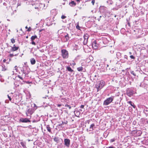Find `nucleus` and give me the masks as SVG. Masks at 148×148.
<instances>
[{
    "label": "nucleus",
    "mask_w": 148,
    "mask_h": 148,
    "mask_svg": "<svg viewBox=\"0 0 148 148\" xmlns=\"http://www.w3.org/2000/svg\"><path fill=\"white\" fill-rule=\"evenodd\" d=\"M69 39V34H67L65 36V38L64 39V41L65 42H67Z\"/></svg>",
    "instance_id": "obj_11"
},
{
    "label": "nucleus",
    "mask_w": 148,
    "mask_h": 148,
    "mask_svg": "<svg viewBox=\"0 0 148 148\" xmlns=\"http://www.w3.org/2000/svg\"><path fill=\"white\" fill-rule=\"evenodd\" d=\"M2 67H3V69H2V71H5L6 70H7L6 69V68H4L3 67V66H2Z\"/></svg>",
    "instance_id": "obj_33"
},
{
    "label": "nucleus",
    "mask_w": 148,
    "mask_h": 148,
    "mask_svg": "<svg viewBox=\"0 0 148 148\" xmlns=\"http://www.w3.org/2000/svg\"><path fill=\"white\" fill-rule=\"evenodd\" d=\"M46 127L47 129L48 132H51V128L49 127V125H47Z\"/></svg>",
    "instance_id": "obj_17"
},
{
    "label": "nucleus",
    "mask_w": 148,
    "mask_h": 148,
    "mask_svg": "<svg viewBox=\"0 0 148 148\" xmlns=\"http://www.w3.org/2000/svg\"><path fill=\"white\" fill-rule=\"evenodd\" d=\"M92 47L95 49H97L98 47V45L97 43L96 40H94L92 44Z\"/></svg>",
    "instance_id": "obj_6"
},
{
    "label": "nucleus",
    "mask_w": 148,
    "mask_h": 148,
    "mask_svg": "<svg viewBox=\"0 0 148 148\" xmlns=\"http://www.w3.org/2000/svg\"><path fill=\"white\" fill-rule=\"evenodd\" d=\"M11 42L13 44L15 42L14 39V38H12V39H11Z\"/></svg>",
    "instance_id": "obj_23"
},
{
    "label": "nucleus",
    "mask_w": 148,
    "mask_h": 148,
    "mask_svg": "<svg viewBox=\"0 0 148 148\" xmlns=\"http://www.w3.org/2000/svg\"><path fill=\"white\" fill-rule=\"evenodd\" d=\"M10 57H12L14 56V55L13 54H10Z\"/></svg>",
    "instance_id": "obj_36"
},
{
    "label": "nucleus",
    "mask_w": 148,
    "mask_h": 148,
    "mask_svg": "<svg viewBox=\"0 0 148 148\" xmlns=\"http://www.w3.org/2000/svg\"><path fill=\"white\" fill-rule=\"evenodd\" d=\"M111 140V142H113L114 141V140L113 139H112L111 140Z\"/></svg>",
    "instance_id": "obj_39"
},
{
    "label": "nucleus",
    "mask_w": 148,
    "mask_h": 148,
    "mask_svg": "<svg viewBox=\"0 0 148 148\" xmlns=\"http://www.w3.org/2000/svg\"><path fill=\"white\" fill-rule=\"evenodd\" d=\"M67 100L64 98H62L61 99V101L62 102L65 103L67 102Z\"/></svg>",
    "instance_id": "obj_15"
},
{
    "label": "nucleus",
    "mask_w": 148,
    "mask_h": 148,
    "mask_svg": "<svg viewBox=\"0 0 148 148\" xmlns=\"http://www.w3.org/2000/svg\"><path fill=\"white\" fill-rule=\"evenodd\" d=\"M95 126V125L94 124H92L90 126V129L92 130H93V127L94 126Z\"/></svg>",
    "instance_id": "obj_22"
},
{
    "label": "nucleus",
    "mask_w": 148,
    "mask_h": 148,
    "mask_svg": "<svg viewBox=\"0 0 148 148\" xmlns=\"http://www.w3.org/2000/svg\"><path fill=\"white\" fill-rule=\"evenodd\" d=\"M129 103L130 104L131 106H132L134 108H135V106L134 105V104L133 103H132V101H130L129 102Z\"/></svg>",
    "instance_id": "obj_19"
},
{
    "label": "nucleus",
    "mask_w": 148,
    "mask_h": 148,
    "mask_svg": "<svg viewBox=\"0 0 148 148\" xmlns=\"http://www.w3.org/2000/svg\"><path fill=\"white\" fill-rule=\"evenodd\" d=\"M95 0H92V1L91 3L93 5H94V4H95Z\"/></svg>",
    "instance_id": "obj_29"
},
{
    "label": "nucleus",
    "mask_w": 148,
    "mask_h": 148,
    "mask_svg": "<svg viewBox=\"0 0 148 148\" xmlns=\"http://www.w3.org/2000/svg\"><path fill=\"white\" fill-rule=\"evenodd\" d=\"M37 38V36L36 35L34 36H32L31 38V40L33 41L35 38Z\"/></svg>",
    "instance_id": "obj_20"
},
{
    "label": "nucleus",
    "mask_w": 148,
    "mask_h": 148,
    "mask_svg": "<svg viewBox=\"0 0 148 148\" xmlns=\"http://www.w3.org/2000/svg\"><path fill=\"white\" fill-rule=\"evenodd\" d=\"M26 38H28V36L26 37Z\"/></svg>",
    "instance_id": "obj_53"
},
{
    "label": "nucleus",
    "mask_w": 148,
    "mask_h": 148,
    "mask_svg": "<svg viewBox=\"0 0 148 148\" xmlns=\"http://www.w3.org/2000/svg\"><path fill=\"white\" fill-rule=\"evenodd\" d=\"M113 100V99L112 97H109L105 100L103 103V104L105 105H107L111 103Z\"/></svg>",
    "instance_id": "obj_2"
},
{
    "label": "nucleus",
    "mask_w": 148,
    "mask_h": 148,
    "mask_svg": "<svg viewBox=\"0 0 148 148\" xmlns=\"http://www.w3.org/2000/svg\"><path fill=\"white\" fill-rule=\"evenodd\" d=\"M21 144L24 148H27L25 146V143L24 142H21L20 143Z\"/></svg>",
    "instance_id": "obj_16"
},
{
    "label": "nucleus",
    "mask_w": 148,
    "mask_h": 148,
    "mask_svg": "<svg viewBox=\"0 0 148 148\" xmlns=\"http://www.w3.org/2000/svg\"><path fill=\"white\" fill-rule=\"evenodd\" d=\"M54 140L55 141H56V140H55V139H54Z\"/></svg>",
    "instance_id": "obj_50"
},
{
    "label": "nucleus",
    "mask_w": 148,
    "mask_h": 148,
    "mask_svg": "<svg viewBox=\"0 0 148 148\" xmlns=\"http://www.w3.org/2000/svg\"><path fill=\"white\" fill-rule=\"evenodd\" d=\"M62 57L64 58H67L68 57L69 53L68 51L65 49H63L61 50Z\"/></svg>",
    "instance_id": "obj_1"
},
{
    "label": "nucleus",
    "mask_w": 148,
    "mask_h": 148,
    "mask_svg": "<svg viewBox=\"0 0 148 148\" xmlns=\"http://www.w3.org/2000/svg\"><path fill=\"white\" fill-rule=\"evenodd\" d=\"M77 69L78 71H81L83 70V68L82 67H80L77 68Z\"/></svg>",
    "instance_id": "obj_21"
},
{
    "label": "nucleus",
    "mask_w": 148,
    "mask_h": 148,
    "mask_svg": "<svg viewBox=\"0 0 148 148\" xmlns=\"http://www.w3.org/2000/svg\"><path fill=\"white\" fill-rule=\"evenodd\" d=\"M29 83H32L31 82H29Z\"/></svg>",
    "instance_id": "obj_51"
},
{
    "label": "nucleus",
    "mask_w": 148,
    "mask_h": 148,
    "mask_svg": "<svg viewBox=\"0 0 148 148\" xmlns=\"http://www.w3.org/2000/svg\"><path fill=\"white\" fill-rule=\"evenodd\" d=\"M129 53L130 54H132V53H131V52H129Z\"/></svg>",
    "instance_id": "obj_44"
},
{
    "label": "nucleus",
    "mask_w": 148,
    "mask_h": 148,
    "mask_svg": "<svg viewBox=\"0 0 148 148\" xmlns=\"http://www.w3.org/2000/svg\"><path fill=\"white\" fill-rule=\"evenodd\" d=\"M6 61V60L5 59H4L3 60V62H5Z\"/></svg>",
    "instance_id": "obj_42"
},
{
    "label": "nucleus",
    "mask_w": 148,
    "mask_h": 148,
    "mask_svg": "<svg viewBox=\"0 0 148 148\" xmlns=\"http://www.w3.org/2000/svg\"><path fill=\"white\" fill-rule=\"evenodd\" d=\"M108 51H109L110 52L112 53H114V48L112 46H109L108 47Z\"/></svg>",
    "instance_id": "obj_10"
},
{
    "label": "nucleus",
    "mask_w": 148,
    "mask_h": 148,
    "mask_svg": "<svg viewBox=\"0 0 148 148\" xmlns=\"http://www.w3.org/2000/svg\"><path fill=\"white\" fill-rule=\"evenodd\" d=\"M130 73H131L134 76H136V74L135 73L134 71H131Z\"/></svg>",
    "instance_id": "obj_24"
},
{
    "label": "nucleus",
    "mask_w": 148,
    "mask_h": 148,
    "mask_svg": "<svg viewBox=\"0 0 148 148\" xmlns=\"http://www.w3.org/2000/svg\"><path fill=\"white\" fill-rule=\"evenodd\" d=\"M30 62L31 64H34L36 63V60L34 58H33L30 59Z\"/></svg>",
    "instance_id": "obj_13"
},
{
    "label": "nucleus",
    "mask_w": 148,
    "mask_h": 148,
    "mask_svg": "<svg viewBox=\"0 0 148 148\" xmlns=\"http://www.w3.org/2000/svg\"><path fill=\"white\" fill-rule=\"evenodd\" d=\"M21 30H22V29H21Z\"/></svg>",
    "instance_id": "obj_52"
},
{
    "label": "nucleus",
    "mask_w": 148,
    "mask_h": 148,
    "mask_svg": "<svg viewBox=\"0 0 148 148\" xmlns=\"http://www.w3.org/2000/svg\"><path fill=\"white\" fill-rule=\"evenodd\" d=\"M58 107H60V106H62V105L61 104H58Z\"/></svg>",
    "instance_id": "obj_40"
},
{
    "label": "nucleus",
    "mask_w": 148,
    "mask_h": 148,
    "mask_svg": "<svg viewBox=\"0 0 148 148\" xmlns=\"http://www.w3.org/2000/svg\"><path fill=\"white\" fill-rule=\"evenodd\" d=\"M124 58L127 60L128 59L127 56V55H125L124 56Z\"/></svg>",
    "instance_id": "obj_30"
},
{
    "label": "nucleus",
    "mask_w": 148,
    "mask_h": 148,
    "mask_svg": "<svg viewBox=\"0 0 148 148\" xmlns=\"http://www.w3.org/2000/svg\"><path fill=\"white\" fill-rule=\"evenodd\" d=\"M66 18V16L64 15H62V16L61 18L62 19H64L65 18Z\"/></svg>",
    "instance_id": "obj_26"
},
{
    "label": "nucleus",
    "mask_w": 148,
    "mask_h": 148,
    "mask_svg": "<svg viewBox=\"0 0 148 148\" xmlns=\"http://www.w3.org/2000/svg\"><path fill=\"white\" fill-rule=\"evenodd\" d=\"M17 77L19 78L20 79H21L22 80L23 79L22 77H21L20 75H18L17 76Z\"/></svg>",
    "instance_id": "obj_31"
},
{
    "label": "nucleus",
    "mask_w": 148,
    "mask_h": 148,
    "mask_svg": "<svg viewBox=\"0 0 148 148\" xmlns=\"http://www.w3.org/2000/svg\"><path fill=\"white\" fill-rule=\"evenodd\" d=\"M7 96H8V98H9V100L10 101H11V98L9 96V95H7Z\"/></svg>",
    "instance_id": "obj_32"
},
{
    "label": "nucleus",
    "mask_w": 148,
    "mask_h": 148,
    "mask_svg": "<svg viewBox=\"0 0 148 148\" xmlns=\"http://www.w3.org/2000/svg\"><path fill=\"white\" fill-rule=\"evenodd\" d=\"M30 29H29V28L27 30V31H30Z\"/></svg>",
    "instance_id": "obj_45"
},
{
    "label": "nucleus",
    "mask_w": 148,
    "mask_h": 148,
    "mask_svg": "<svg viewBox=\"0 0 148 148\" xmlns=\"http://www.w3.org/2000/svg\"><path fill=\"white\" fill-rule=\"evenodd\" d=\"M84 105H82L80 106V108H84Z\"/></svg>",
    "instance_id": "obj_37"
},
{
    "label": "nucleus",
    "mask_w": 148,
    "mask_h": 148,
    "mask_svg": "<svg viewBox=\"0 0 148 148\" xmlns=\"http://www.w3.org/2000/svg\"><path fill=\"white\" fill-rule=\"evenodd\" d=\"M76 28L78 29H79V25H77L76 26Z\"/></svg>",
    "instance_id": "obj_35"
},
{
    "label": "nucleus",
    "mask_w": 148,
    "mask_h": 148,
    "mask_svg": "<svg viewBox=\"0 0 148 148\" xmlns=\"http://www.w3.org/2000/svg\"><path fill=\"white\" fill-rule=\"evenodd\" d=\"M103 84H97L95 85V86L97 88V91H98V90H100L101 89L103 86H104V85H103Z\"/></svg>",
    "instance_id": "obj_8"
},
{
    "label": "nucleus",
    "mask_w": 148,
    "mask_h": 148,
    "mask_svg": "<svg viewBox=\"0 0 148 148\" xmlns=\"http://www.w3.org/2000/svg\"><path fill=\"white\" fill-rule=\"evenodd\" d=\"M66 69L67 70L71 72L73 71L71 69L70 67V66H67L66 67Z\"/></svg>",
    "instance_id": "obj_14"
},
{
    "label": "nucleus",
    "mask_w": 148,
    "mask_h": 148,
    "mask_svg": "<svg viewBox=\"0 0 148 148\" xmlns=\"http://www.w3.org/2000/svg\"><path fill=\"white\" fill-rule=\"evenodd\" d=\"M130 57L131 58V59H135V57L134 56H133V55H131L130 56Z\"/></svg>",
    "instance_id": "obj_28"
},
{
    "label": "nucleus",
    "mask_w": 148,
    "mask_h": 148,
    "mask_svg": "<svg viewBox=\"0 0 148 148\" xmlns=\"http://www.w3.org/2000/svg\"><path fill=\"white\" fill-rule=\"evenodd\" d=\"M32 44L35 45V43L33 41H32Z\"/></svg>",
    "instance_id": "obj_34"
},
{
    "label": "nucleus",
    "mask_w": 148,
    "mask_h": 148,
    "mask_svg": "<svg viewBox=\"0 0 148 148\" xmlns=\"http://www.w3.org/2000/svg\"><path fill=\"white\" fill-rule=\"evenodd\" d=\"M19 48L18 47H16L15 45H13V46L12 47L11 51H14L17 50Z\"/></svg>",
    "instance_id": "obj_9"
},
{
    "label": "nucleus",
    "mask_w": 148,
    "mask_h": 148,
    "mask_svg": "<svg viewBox=\"0 0 148 148\" xmlns=\"http://www.w3.org/2000/svg\"><path fill=\"white\" fill-rule=\"evenodd\" d=\"M19 121L23 123H27L30 122V121L27 118H21L19 119Z\"/></svg>",
    "instance_id": "obj_7"
},
{
    "label": "nucleus",
    "mask_w": 148,
    "mask_h": 148,
    "mask_svg": "<svg viewBox=\"0 0 148 148\" xmlns=\"http://www.w3.org/2000/svg\"><path fill=\"white\" fill-rule=\"evenodd\" d=\"M30 112V110L28 109L27 111L26 112V114L27 115V116H28V114H29V113Z\"/></svg>",
    "instance_id": "obj_27"
},
{
    "label": "nucleus",
    "mask_w": 148,
    "mask_h": 148,
    "mask_svg": "<svg viewBox=\"0 0 148 148\" xmlns=\"http://www.w3.org/2000/svg\"><path fill=\"white\" fill-rule=\"evenodd\" d=\"M101 83H103V81H102V82H101Z\"/></svg>",
    "instance_id": "obj_49"
},
{
    "label": "nucleus",
    "mask_w": 148,
    "mask_h": 148,
    "mask_svg": "<svg viewBox=\"0 0 148 148\" xmlns=\"http://www.w3.org/2000/svg\"><path fill=\"white\" fill-rule=\"evenodd\" d=\"M127 95L129 97H131L134 94V91L132 90L127 89Z\"/></svg>",
    "instance_id": "obj_4"
},
{
    "label": "nucleus",
    "mask_w": 148,
    "mask_h": 148,
    "mask_svg": "<svg viewBox=\"0 0 148 148\" xmlns=\"http://www.w3.org/2000/svg\"><path fill=\"white\" fill-rule=\"evenodd\" d=\"M88 38L89 36L88 34H86L84 35V41L83 42V44L84 45H86L87 43Z\"/></svg>",
    "instance_id": "obj_3"
},
{
    "label": "nucleus",
    "mask_w": 148,
    "mask_h": 148,
    "mask_svg": "<svg viewBox=\"0 0 148 148\" xmlns=\"http://www.w3.org/2000/svg\"><path fill=\"white\" fill-rule=\"evenodd\" d=\"M0 148H1V147H0Z\"/></svg>",
    "instance_id": "obj_54"
},
{
    "label": "nucleus",
    "mask_w": 148,
    "mask_h": 148,
    "mask_svg": "<svg viewBox=\"0 0 148 148\" xmlns=\"http://www.w3.org/2000/svg\"><path fill=\"white\" fill-rule=\"evenodd\" d=\"M108 148H115V147L112 146H110L108 147Z\"/></svg>",
    "instance_id": "obj_41"
},
{
    "label": "nucleus",
    "mask_w": 148,
    "mask_h": 148,
    "mask_svg": "<svg viewBox=\"0 0 148 148\" xmlns=\"http://www.w3.org/2000/svg\"><path fill=\"white\" fill-rule=\"evenodd\" d=\"M99 17H100V18L101 17V16H100Z\"/></svg>",
    "instance_id": "obj_47"
},
{
    "label": "nucleus",
    "mask_w": 148,
    "mask_h": 148,
    "mask_svg": "<svg viewBox=\"0 0 148 148\" xmlns=\"http://www.w3.org/2000/svg\"><path fill=\"white\" fill-rule=\"evenodd\" d=\"M15 68V70H16V71H17V67L16 66H15L14 67Z\"/></svg>",
    "instance_id": "obj_38"
},
{
    "label": "nucleus",
    "mask_w": 148,
    "mask_h": 148,
    "mask_svg": "<svg viewBox=\"0 0 148 148\" xmlns=\"http://www.w3.org/2000/svg\"><path fill=\"white\" fill-rule=\"evenodd\" d=\"M64 144L67 147H69L70 145V140L69 139L66 138L64 140Z\"/></svg>",
    "instance_id": "obj_5"
},
{
    "label": "nucleus",
    "mask_w": 148,
    "mask_h": 148,
    "mask_svg": "<svg viewBox=\"0 0 148 148\" xmlns=\"http://www.w3.org/2000/svg\"><path fill=\"white\" fill-rule=\"evenodd\" d=\"M65 107H68L69 109L71 108V107L69 105H68L67 104L65 105Z\"/></svg>",
    "instance_id": "obj_25"
},
{
    "label": "nucleus",
    "mask_w": 148,
    "mask_h": 148,
    "mask_svg": "<svg viewBox=\"0 0 148 148\" xmlns=\"http://www.w3.org/2000/svg\"><path fill=\"white\" fill-rule=\"evenodd\" d=\"M25 28H26V29H28V27H27V26H26V27H25Z\"/></svg>",
    "instance_id": "obj_46"
},
{
    "label": "nucleus",
    "mask_w": 148,
    "mask_h": 148,
    "mask_svg": "<svg viewBox=\"0 0 148 148\" xmlns=\"http://www.w3.org/2000/svg\"><path fill=\"white\" fill-rule=\"evenodd\" d=\"M121 54L120 52H117L116 54V57L118 58H120L121 56Z\"/></svg>",
    "instance_id": "obj_18"
},
{
    "label": "nucleus",
    "mask_w": 148,
    "mask_h": 148,
    "mask_svg": "<svg viewBox=\"0 0 148 148\" xmlns=\"http://www.w3.org/2000/svg\"><path fill=\"white\" fill-rule=\"evenodd\" d=\"M69 4L70 6L73 7L75 5L76 3L74 1H72L69 3Z\"/></svg>",
    "instance_id": "obj_12"
},
{
    "label": "nucleus",
    "mask_w": 148,
    "mask_h": 148,
    "mask_svg": "<svg viewBox=\"0 0 148 148\" xmlns=\"http://www.w3.org/2000/svg\"><path fill=\"white\" fill-rule=\"evenodd\" d=\"M77 1H78V2H79L80 1V0H76Z\"/></svg>",
    "instance_id": "obj_43"
},
{
    "label": "nucleus",
    "mask_w": 148,
    "mask_h": 148,
    "mask_svg": "<svg viewBox=\"0 0 148 148\" xmlns=\"http://www.w3.org/2000/svg\"><path fill=\"white\" fill-rule=\"evenodd\" d=\"M17 56V54H16L15 55V56Z\"/></svg>",
    "instance_id": "obj_48"
}]
</instances>
